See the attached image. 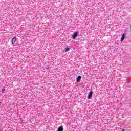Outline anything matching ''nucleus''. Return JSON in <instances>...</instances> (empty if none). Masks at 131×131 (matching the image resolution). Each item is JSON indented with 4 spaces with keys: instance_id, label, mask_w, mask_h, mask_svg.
Returning <instances> with one entry per match:
<instances>
[{
    "instance_id": "obj_1",
    "label": "nucleus",
    "mask_w": 131,
    "mask_h": 131,
    "mask_svg": "<svg viewBox=\"0 0 131 131\" xmlns=\"http://www.w3.org/2000/svg\"><path fill=\"white\" fill-rule=\"evenodd\" d=\"M16 41H17V38L16 37L13 38L12 40V45L15 44V42H16Z\"/></svg>"
},
{
    "instance_id": "obj_2",
    "label": "nucleus",
    "mask_w": 131,
    "mask_h": 131,
    "mask_svg": "<svg viewBox=\"0 0 131 131\" xmlns=\"http://www.w3.org/2000/svg\"><path fill=\"white\" fill-rule=\"evenodd\" d=\"M72 37H73V39L76 38L77 37V33H74L72 36Z\"/></svg>"
},
{
    "instance_id": "obj_3",
    "label": "nucleus",
    "mask_w": 131,
    "mask_h": 131,
    "mask_svg": "<svg viewBox=\"0 0 131 131\" xmlns=\"http://www.w3.org/2000/svg\"><path fill=\"white\" fill-rule=\"evenodd\" d=\"M64 130V128H63V126H60L59 127V128H58L57 131H63Z\"/></svg>"
},
{
    "instance_id": "obj_4",
    "label": "nucleus",
    "mask_w": 131,
    "mask_h": 131,
    "mask_svg": "<svg viewBox=\"0 0 131 131\" xmlns=\"http://www.w3.org/2000/svg\"><path fill=\"white\" fill-rule=\"evenodd\" d=\"M93 96V92H90V93L89 94V95H88V99H91V98H92V96Z\"/></svg>"
},
{
    "instance_id": "obj_5",
    "label": "nucleus",
    "mask_w": 131,
    "mask_h": 131,
    "mask_svg": "<svg viewBox=\"0 0 131 131\" xmlns=\"http://www.w3.org/2000/svg\"><path fill=\"white\" fill-rule=\"evenodd\" d=\"M124 38H125V34H123L121 38V40L122 41V40H124Z\"/></svg>"
},
{
    "instance_id": "obj_6",
    "label": "nucleus",
    "mask_w": 131,
    "mask_h": 131,
    "mask_svg": "<svg viewBox=\"0 0 131 131\" xmlns=\"http://www.w3.org/2000/svg\"><path fill=\"white\" fill-rule=\"evenodd\" d=\"M80 79H81V76H78L77 78V82H79L80 81Z\"/></svg>"
},
{
    "instance_id": "obj_7",
    "label": "nucleus",
    "mask_w": 131,
    "mask_h": 131,
    "mask_svg": "<svg viewBox=\"0 0 131 131\" xmlns=\"http://www.w3.org/2000/svg\"><path fill=\"white\" fill-rule=\"evenodd\" d=\"M66 52H68L69 51V48L68 47H67L65 48Z\"/></svg>"
},
{
    "instance_id": "obj_8",
    "label": "nucleus",
    "mask_w": 131,
    "mask_h": 131,
    "mask_svg": "<svg viewBox=\"0 0 131 131\" xmlns=\"http://www.w3.org/2000/svg\"><path fill=\"white\" fill-rule=\"evenodd\" d=\"M2 93H4L5 92V88H3L2 89Z\"/></svg>"
}]
</instances>
